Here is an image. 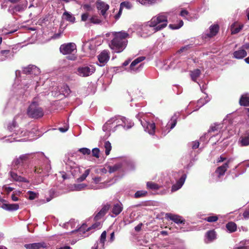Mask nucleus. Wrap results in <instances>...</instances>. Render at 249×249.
Returning a JSON list of instances; mask_svg holds the SVG:
<instances>
[{"label":"nucleus","instance_id":"17","mask_svg":"<svg viewBox=\"0 0 249 249\" xmlns=\"http://www.w3.org/2000/svg\"><path fill=\"white\" fill-rule=\"evenodd\" d=\"M26 249H52L49 244L42 242L24 245Z\"/></svg>","mask_w":249,"mask_h":249},{"label":"nucleus","instance_id":"33","mask_svg":"<svg viewBox=\"0 0 249 249\" xmlns=\"http://www.w3.org/2000/svg\"><path fill=\"white\" fill-rule=\"evenodd\" d=\"M123 205L121 203H118L114 204L112 208V213L116 216L120 214L123 210Z\"/></svg>","mask_w":249,"mask_h":249},{"label":"nucleus","instance_id":"3","mask_svg":"<svg viewBox=\"0 0 249 249\" xmlns=\"http://www.w3.org/2000/svg\"><path fill=\"white\" fill-rule=\"evenodd\" d=\"M168 14L166 13H160L153 17L147 22L144 27V30L151 28V34L161 30L167 26Z\"/></svg>","mask_w":249,"mask_h":249},{"label":"nucleus","instance_id":"6","mask_svg":"<svg viewBox=\"0 0 249 249\" xmlns=\"http://www.w3.org/2000/svg\"><path fill=\"white\" fill-rule=\"evenodd\" d=\"M16 120V118H14L13 121L8 124V129L10 132H13V133L10 135L11 138L6 139V141L12 142L13 141L20 142L27 140L26 138L22 139L21 138L28 136L29 133L24 130L23 129L19 128ZM9 137H10V136Z\"/></svg>","mask_w":249,"mask_h":249},{"label":"nucleus","instance_id":"13","mask_svg":"<svg viewBox=\"0 0 249 249\" xmlns=\"http://www.w3.org/2000/svg\"><path fill=\"white\" fill-rule=\"evenodd\" d=\"M60 52L63 54H69L76 52V46L74 43H68L60 46Z\"/></svg>","mask_w":249,"mask_h":249},{"label":"nucleus","instance_id":"45","mask_svg":"<svg viewBox=\"0 0 249 249\" xmlns=\"http://www.w3.org/2000/svg\"><path fill=\"white\" fill-rule=\"evenodd\" d=\"M160 1V0H138V1L141 4L144 5L153 4Z\"/></svg>","mask_w":249,"mask_h":249},{"label":"nucleus","instance_id":"12","mask_svg":"<svg viewBox=\"0 0 249 249\" xmlns=\"http://www.w3.org/2000/svg\"><path fill=\"white\" fill-rule=\"evenodd\" d=\"M95 71L92 65L83 66L77 69V74L82 77H87L91 75Z\"/></svg>","mask_w":249,"mask_h":249},{"label":"nucleus","instance_id":"4","mask_svg":"<svg viewBox=\"0 0 249 249\" xmlns=\"http://www.w3.org/2000/svg\"><path fill=\"white\" fill-rule=\"evenodd\" d=\"M224 124H216L212 126L207 133H205L200 138V141L204 142H208V139L212 138L213 136L223 137V139L228 138L229 136L232 135L234 133L233 131L231 130L229 128L222 129Z\"/></svg>","mask_w":249,"mask_h":249},{"label":"nucleus","instance_id":"23","mask_svg":"<svg viewBox=\"0 0 249 249\" xmlns=\"http://www.w3.org/2000/svg\"><path fill=\"white\" fill-rule=\"evenodd\" d=\"M109 53L107 51L104 50L98 55V59L100 63V66H104L109 59Z\"/></svg>","mask_w":249,"mask_h":249},{"label":"nucleus","instance_id":"11","mask_svg":"<svg viewBox=\"0 0 249 249\" xmlns=\"http://www.w3.org/2000/svg\"><path fill=\"white\" fill-rule=\"evenodd\" d=\"M114 118L117 127L122 126L124 129H128L133 125V123L131 121L127 120L124 117L116 116L114 117Z\"/></svg>","mask_w":249,"mask_h":249},{"label":"nucleus","instance_id":"49","mask_svg":"<svg viewBox=\"0 0 249 249\" xmlns=\"http://www.w3.org/2000/svg\"><path fill=\"white\" fill-rule=\"evenodd\" d=\"M92 179L93 180L94 183L95 184H99V185H95V186L100 187L101 185L102 187H100L99 189L105 187V185L104 184V183H100V182L102 180V179L100 177H95V178H93Z\"/></svg>","mask_w":249,"mask_h":249},{"label":"nucleus","instance_id":"35","mask_svg":"<svg viewBox=\"0 0 249 249\" xmlns=\"http://www.w3.org/2000/svg\"><path fill=\"white\" fill-rule=\"evenodd\" d=\"M243 25L238 23H233L231 27V32L232 34H236L239 33L242 29Z\"/></svg>","mask_w":249,"mask_h":249},{"label":"nucleus","instance_id":"38","mask_svg":"<svg viewBox=\"0 0 249 249\" xmlns=\"http://www.w3.org/2000/svg\"><path fill=\"white\" fill-rule=\"evenodd\" d=\"M82 43V49L84 51L86 52L89 50H91L93 49V46L90 41H86L85 39H83Z\"/></svg>","mask_w":249,"mask_h":249},{"label":"nucleus","instance_id":"21","mask_svg":"<svg viewBox=\"0 0 249 249\" xmlns=\"http://www.w3.org/2000/svg\"><path fill=\"white\" fill-rule=\"evenodd\" d=\"M117 128L114 118L112 117L103 125V130L104 131L113 132L116 130Z\"/></svg>","mask_w":249,"mask_h":249},{"label":"nucleus","instance_id":"39","mask_svg":"<svg viewBox=\"0 0 249 249\" xmlns=\"http://www.w3.org/2000/svg\"><path fill=\"white\" fill-rule=\"evenodd\" d=\"M226 227L230 232H234L236 231L237 229L236 224L233 222H230L228 223L226 225Z\"/></svg>","mask_w":249,"mask_h":249},{"label":"nucleus","instance_id":"16","mask_svg":"<svg viewBox=\"0 0 249 249\" xmlns=\"http://www.w3.org/2000/svg\"><path fill=\"white\" fill-rule=\"evenodd\" d=\"M64 161L71 169V172L73 176H76L80 172L79 167L77 166L76 163L69 156L65 157Z\"/></svg>","mask_w":249,"mask_h":249},{"label":"nucleus","instance_id":"61","mask_svg":"<svg viewBox=\"0 0 249 249\" xmlns=\"http://www.w3.org/2000/svg\"><path fill=\"white\" fill-rule=\"evenodd\" d=\"M28 194L29 195V199L33 200L36 197V194L32 191H28Z\"/></svg>","mask_w":249,"mask_h":249},{"label":"nucleus","instance_id":"25","mask_svg":"<svg viewBox=\"0 0 249 249\" xmlns=\"http://www.w3.org/2000/svg\"><path fill=\"white\" fill-rule=\"evenodd\" d=\"M231 161V160L229 159L222 165L217 167L215 173L217 175L218 178H220L221 176H223L225 174V172L229 167V164Z\"/></svg>","mask_w":249,"mask_h":249},{"label":"nucleus","instance_id":"8","mask_svg":"<svg viewBox=\"0 0 249 249\" xmlns=\"http://www.w3.org/2000/svg\"><path fill=\"white\" fill-rule=\"evenodd\" d=\"M14 55L13 48L11 46L2 44L1 42L0 44V61L11 59Z\"/></svg>","mask_w":249,"mask_h":249},{"label":"nucleus","instance_id":"60","mask_svg":"<svg viewBox=\"0 0 249 249\" xmlns=\"http://www.w3.org/2000/svg\"><path fill=\"white\" fill-rule=\"evenodd\" d=\"M92 156L96 158H99L100 150L98 148H94L92 150Z\"/></svg>","mask_w":249,"mask_h":249},{"label":"nucleus","instance_id":"7","mask_svg":"<svg viewBox=\"0 0 249 249\" xmlns=\"http://www.w3.org/2000/svg\"><path fill=\"white\" fill-rule=\"evenodd\" d=\"M27 112L29 117L34 119L41 118L44 115V111L42 108L35 101L33 102L29 106Z\"/></svg>","mask_w":249,"mask_h":249},{"label":"nucleus","instance_id":"53","mask_svg":"<svg viewBox=\"0 0 249 249\" xmlns=\"http://www.w3.org/2000/svg\"><path fill=\"white\" fill-rule=\"evenodd\" d=\"M2 190L4 193L9 194L10 192L14 191V188L5 185L3 186Z\"/></svg>","mask_w":249,"mask_h":249},{"label":"nucleus","instance_id":"42","mask_svg":"<svg viewBox=\"0 0 249 249\" xmlns=\"http://www.w3.org/2000/svg\"><path fill=\"white\" fill-rule=\"evenodd\" d=\"M146 186L147 188L154 191L157 190L160 188V186L158 184L151 181L147 182Z\"/></svg>","mask_w":249,"mask_h":249},{"label":"nucleus","instance_id":"18","mask_svg":"<svg viewBox=\"0 0 249 249\" xmlns=\"http://www.w3.org/2000/svg\"><path fill=\"white\" fill-rule=\"evenodd\" d=\"M145 59V57L140 56L135 59L131 63L129 71L131 72H136L139 71L142 68V65L140 64L139 66H136L139 63Z\"/></svg>","mask_w":249,"mask_h":249},{"label":"nucleus","instance_id":"55","mask_svg":"<svg viewBox=\"0 0 249 249\" xmlns=\"http://www.w3.org/2000/svg\"><path fill=\"white\" fill-rule=\"evenodd\" d=\"M90 23L93 24H99L101 23V20L96 16H93L89 18Z\"/></svg>","mask_w":249,"mask_h":249},{"label":"nucleus","instance_id":"59","mask_svg":"<svg viewBox=\"0 0 249 249\" xmlns=\"http://www.w3.org/2000/svg\"><path fill=\"white\" fill-rule=\"evenodd\" d=\"M106 235L107 233L106 231H103L101 235L100 242L102 244V246H104V244L106 239Z\"/></svg>","mask_w":249,"mask_h":249},{"label":"nucleus","instance_id":"27","mask_svg":"<svg viewBox=\"0 0 249 249\" xmlns=\"http://www.w3.org/2000/svg\"><path fill=\"white\" fill-rule=\"evenodd\" d=\"M97 8L101 11V14L106 18L107 16L106 12L109 9V5L104 2L98 1L97 2Z\"/></svg>","mask_w":249,"mask_h":249},{"label":"nucleus","instance_id":"34","mask_svg":"<svg viewBox=\"0 0 249 249\" xmlns=\"http://www.w3.org/2000/svg\"><path fill=\"white\" fill-rule=\"evenodd\" d=\"M239 103L241 106H249V94L246 93L242 95L240 98Z\"/></svg>","mask_w":249,"mask_h":249},{"label":"nucleus","instance_id":"2","mask_svg":"<svg viewBox=\"0 0 249 249\" xmlns=\"http://www.w3.org/2000/svg\"><path fill=\"white\" fill-rule=\"evenodd\" d=\"M40 73L39 69L35 65H29L23 68L22 74H26V78L22 80L21 83L19 84L18 83L19 82L18 77L24 76H20L21 72L19 71H16V76L17 79L13 86V88L16 90L21 89V93L32 86H35V88L36 89L39 79L38 75Z\"/></svg>","mask_w":249,"mask_h":249},{"label":"nucleus","instance_id":"19","mask_svg":"<svg viewBox=\"0 0 249 249\" xmlns=\"http://www.w3.org/2000/svg\"><path fill=\"white\" fill-rule=\"evenodd\" d=\"M145 59V57L140 56L135 59L131 63L129 71L131 72H136L139 71L142 68V65L140 64L139 66H136L139 63Z\"/></svg>","mask_w":249,"mask_h":249},{"label":"nucleus","instance_id":"31","mask_svg":"<svg viewBox=\"0 0 249 249\" xmlns=\"http://www.w3.org/2000/svg\"><path fill=\"white\" fill-rule=\"evenodd\" d=\"M233 57L237 59H242L247 55V52L245 49L241 48L233 53Z\"/></svg>","mask_w":249,"mask_h":249},{"label":"nucleus","instance_id":"54","mask_svg":"<svg viewBox=\"0 0 249 249\" xmlns=\"http://www.w3.org/2000/svg\"><path fill=\"white\" fill-rule=\"evenodd\" d=\"M218 216L216 215L210 216L204 218V220L209 222H215L218 220Z\"/></svg>","mask_w":249,"mask_h":249},{"label":"nucleus","instance_id":"52","mask_svg":"<svg viewBox=\"0 0 249 249\" xmlns=\"http://www.w3.org/2000/svg\"><path fill=\"white\" fill-rule=\"evenodd\" d=\"M132 5L130 2H129L128 1L123 2L120 4V12L121 11L122 9L124 7H125L127 9H130L132 8Z\"/></svg>","mask_w":249,"mask_h":249},{"label":"nucleus","instance_id":"58","mask_svg":"<svg viewBox=\"0 0 249 249\" xmlns=\"http://www.w3.org/2000/svg\"><path fill=\"white\" fill-rule=\"evenodd\" d=\"M189 145L193 149H196L198 147L199 142L197 141H195L190 142Z\"/></svg>","mask_w":249,"mask_h":249},{"label":"nucleus","instance_id":"48","mask_svg":"<svg viewBox=\"0 0 249 249\" xmlns=\"http://www.w3.org/2000/svg\"><path fill=\"white\" fill-rule=\"evenodd\" d=\"M90 171V170L89 169L86 170L83 175L77 179V181L78 182L84 181L89 175Z\"/></svg>","mask_w":249,"mask_h":249},{"label":"nucleus","instance_id":"56","mask_svg":"<svg viewBox=\"0 0 249 249\" xmlns=\"http://www.w3.org/2000/svg\"><path fill=\"white\" fill-rule=\"evenodd\" d=\"M78 151L84 155H89L91 153V151L89 149L87 148H81L78 149Z\"/></svg>","mask_w":249,"mask_h":249},{"label":"nucleus","instance_id":"15","mask_svg":"<svg viewBox=\"0 0 249 249\" xmlns=\"http://www.w3.org/2000/svg\"><path fill=\"white\" fill-rule=\"evenodd\" d=\"M27 1L24 0L19 4L15 6H10L8 9L9 13L12 14H15L17 13H20L24 11L27 6Z\"/></svg>","mask_w":249,"mask_h":249},{"label":"nucleus","instance_id":"14","mask_svg":"<svg viewBox=\"0 0 249 249\" xmlns=\"http://www.w3.org/2000/svg\"><path fill=\"white\" fill-rule=\"evenodd\" d=\"M219 27L218 24H213L210 26L209 29L206 30L202 35L203 37L210 38L216 36L218 33Z\"/></svg>","mask_w":249,"mask_h":249},{"label":"nucleus","instance_id":"57","mask_svg":"<svg viewBox=\"0 0 249 249\" xmlns=\"http://www.w3.org/2000/svg\"><path fill=\"white\" fill-rule=\"evenodd\" d=\"M147 194V192L143 190L138 191L135 194V197L136 198H138L140 197L146 195Z\"/></svg>","mask_w":249,"mask_h":249},{"label":"nucleus","instance_id":"62","mask_svg":"<svg viewBox=\"0 0 249 249\" xmlns=\"http://www.w3.org/2000/svg\"><path fill=\"white\" fill-rule=\"evenodd\" d=\"M243 215L244 219H249V206L243 213Z\"/></svg>","mask_w":249,"mask_h":249},{"label":"nucleus","instance_id":"29","mask_svg":"<svg viewBox=\"0 0 249 249\" xmlns=\"http://www.w3.org/2000/svg\"><path fill=\"white\" fill-rule=\"evenodd\" d=\"M166 217L168 219L174 221L177 224H184L185 220L180 216L172 214V213H166Z\"/></svg>","mask_w":249,"mask_h":249},{"label":"nucleus","instance_id":"47","mask_svg":"<svg viewBox=\"0 0 249 249\" xmlns=\"http://www.w3.org/2000/svg\"><path fill=\"white\" fill-rule=\"evenodd\" d=\"M104 146L105 148V153L106 155H108L112 148L110 142L109 141H105L104 142Z\"/></svg>","mask_w":249,"mask_h":249},{"label":"nucleus","instance_id":"26","mask_svg":"<svg viewBox=\"0 0 249 249\" xmlns=\"http://www.w3.org/2000/svg\"><path fill=\"white\" fill-rule=\"evenodd\" d=\"M177 56L171 57L170 59L166 60L164 66L163 67V69L167 70L168 69H174L176 67V64L178 63L176 59Z\"/></svg>","mask_w":249,"mask_h":249},{"label":"nucleus","instance_id":"44","mask_svg":"<svg viewBox=\"0 0 249 249\" xmlns=\"http://www.w3.org/2000/svg\"><path fill=\"white\" fill-rule=\"evenodd\" d=\"M59 92L65 96H67L69 94L70 92V89L67 85H64L61 88V89H59Z\"/></svg>","mask_w":249,"mask_h":249},{"label":"nucleus","instance_id":"50","mask_svg":"<svg viewBox=\"0 0 249 249\" xmlns=\"http://www.w3.org/2000/svg\"><path fill=\"white\" fill-rule=\"evenodd\" d=\"M209 101V99H200L197 101V105L198 107L196 109H195L194 111H196L200 107L204 105L205 104H206L208 101Z\"/></svg>","mask_w":249,"mask_h":249},{"label":"nucleus","instance_id":"22","mask_svg":"<svg viewBox=\"0 0 249 249\" xmlns=\"http://www.w3.org/2000/svg\"><path fill=\"white\" fill-rule=\"evenodd\" d=\"M18 173H19L18 170H13V167H12L11 171L9 172V175L13 180L18 182L29 183L28 179L18 175Z\"/></svg>","mask_w":249,"mask_h":249},{"label":"nucleus","instance_id":"51","mask_svg":"<svg viewBox=\"0 0 249 249\" xmlns=\"http://www.w3.org/2000/svg\"><path fill=\"white\" fill-rule=\"evenodd\" d=\"M183 25V22L182 20H180L179 21V23L178 24H171L169 25V27H170V28L172 29H178L180 28H181Z\"/></svg>","mask_w":249,"mask_h":249},{"label":"nucleus","instance_id":"40","mask_svg":"<svg viewBox=\"0 0 249 249\" xmlns=\"http://www.w3.org/2000/svg\"><path fill=\"white\" fill-rule=\"evenodd\" d=\"M207 240L209 242H211L216 238L215 232L214 231H210L206 233Z\"/></svg>","mask_w":249,"mask_h":249},{"label":"nucleus","instance_id":"9","mask_svg":"<svg viewBox=\"0 0 249 249\" xmlns=\"http://www.w3.org/2000/svg\"><path fill=\"white\" fill-rule=\"evenodd\" d=\"M78 225L76 227V229L77 231H78L80 233H83V236L86 237L88 236L89 235V233H87L90 231V232H92L95 230L100 229L101 227V223L100 222H96L94 224H93L91 226L88 227L87 225L84 223L83 225L78 227Z\"/></svg>","mask_w":249,"mask_h":249},{"label":"nucleus","instance_id":"46","mask_svg":"<svg viewBox=\"0 0 249 249\" xmlns=\"http://www.w3.org/2000/svg\"><path fill=\"white\" fill-rule=\"evenodd\" d=\"M121 167L122 164L121 163L115 164L113 166H108L109 172L110 173H113L120 169Z\"/></svg>","mask_w":249,"mask_h":249},{"label":"nucleus","instance_id":"28","mask_svg":"<svg viewBox=\"0 0 249 249\" xmlns=\"http://www.w3.org/2000/svg\"><path fill=\"white\" fill-rule=\"evenodd\" d=\"M187 176L186 174H183L178 180L177 181L176 184H174L172 187V192H175L181 188L184 184Z\"/></svg>","mask_w":249,"mask_h":249},{"label":"nucleus","instance_id":"5","mask_svg":"<svg viewBox=\"0 0 249 249\" xmlns=\"http://www.w3.org/2000/svg\"><path fill=\"white\" fill-rule=\"evenodd\" d=\"M113 39L109 45L111 49L115 53L122 52L126 47L127 40L126 38L129 36V34L124 31L114 32L113 33Z\"/></svg>","mask_w":249,"mask_h":249},{"label":"nucleus","instance_id":"24","mask_svg":"<svg viewBox=\"0 0 249 249\" xmlns=\"http://www.w3.org/2000/svg\"><path fill=\"white\" fill-rule=\"evenodd\" d=\"M176 124L177 117L173 116L166 125L165 128L164 129L162 128V133L165 135L176 126Z\"/></svg>","mask_w":249,"mask_h":249},{"label":"nucleus","instance_id":"20","mask_svg":"<svg viewBox=\"0 0 249 249\" xmlns=\"http://www.w3.org/2000/svg\"><path fill=\"white\" fill-rule=\"evenodd\" d=\"M100 187H97L95 186H93V185L90 184L89 185H87L85 183H80V184H74L71 187V190L73 191H80L84 190L86 189H98Z\"/></svg>","mask_w":249,"mask_h":249},{"label":"nucleus","instance_id":"37","mask_svg":"<svg viewBox=\"0 0 249 249\" xmlns=\"http://www.w3.org/2000/svg\"><path fill=\"white\" fill-rule=\"evenodd\" d=\"M238 142L241 146H247L249 145V135L241 137L239 140Z\"/></svg>","mask_w":249,"mask_h":249},{"label":"nucleus","instance_id":"10","mask_svg":"<svg viewBox=\"0 0 249 249\" xmlns=\"http://www.w3.org/2000/svg\"><path fill=\"white\" fill-rule=\"evenodd\" d=\"M142 115H143L142 113H139L136 115V117L141 122V123L143 126L144 130L147 132L150 135H153L155 132V124L154 123L149 122L143 119V121L141 120V118Z\"/></svg>","mask_w":249,"mask_h":249},{"label":"nucleus","instance_id":"43","mask_svg":"<svg viewBox=\"0 0 249 249\" xmlns=\"http://www.w3.org/2000/svg\"><path fill=\"white\" fill-rule=\"evenodd\" d=\"M76 224V222L74 220H71L69 222L63 224V227L65 228H66L67 229H69V228L72 229H74L75 227V225Z\"/></svg>","mask_w":249,"mask_h":249},{"label":"nucleus","instance_id":"36","mask_svg":"<svg viewBox=\"0 0 249 249\" xmlns=\"http://www.w3.org/2000/svg\"><path fill=\"white\" fill-rule=\"evenodd\" d=\"M62 17L64 19L68 21L71 23H74L75 20V18L73 15L69 12L65 11L63 14Z\"/></svg>","mask_w":249,"mask_h":249},{"label":"nucleus","instance_id":"32","mask_svg":"<svg viewBox=\"0 0 249 249\" xmlns=\"http://www.w3.org/2000/svg\"><path fill=\"white\" fill-rule=\"evenodd\" d=\"M109 209V205H105L104 206L102 209L99 212L95 215L94 218L96 220H98L100 219L101 217H102L105 214L107 213L108 210Z\"/></svg>","mask_w":249,"mask_h":249},{"label":"nucleus","instance_id":"64","mask_svg":"<svg viewBox=\"0 0 249 249\" xmlns=\"http://www.w3.org/2000/svg\"><path fill=\"white\" fill-rule=\"evenodd\" d=\"M249 243V240H247L245 241V246H240L236 248L235 249H248L247 245Z\"/></svg>","mask_w":249,"mask_h":249},{"label":"nucleus","instance_id":"1","mask_svg":"<svg viewBox=\"0 0 249 249\" xmlns=\"http://www.w3.org/2000/svg\"><path fill=\"white\" fill-rule=\"evenodd\" d=\"M31 158H34L38 161V167H35V172L42 174V177L48 176L51 169L50 161L41 152L25 154L15 158L12 163L13 170H18L19 173L23 174L24 163Z\"/></svg>","mask_w":249,"mask_h":249},{"label":"nucleus","instance_id":"30","mask_svg":"<svg viewBox=\"0 0 249 249\" xmlns=\"http://www.w3.org/2000/svg\"><path fill=\"white\" fill-rule=\"evenodd\" d=\"M180 15L188 20H193L198 18V15H195L192 16L186 10H182L180 12Z\"/></svg>","mask_w":249,"mask_h":249},{"label":"nucleus","instance_id":"63","mask_svg":"<svg viewBox=\"0 0 249 249\" xmlns=\"http://www.w3.org/2000/svg\"><path fill=\"white\" fill-rule=\"evenodd\" d=\"M89 14L88 13H84L82 15H81V20L82 21H86L88 20V19L89 18Z\"/></svg>","mask_w":249,"mask_h":249},{"label":"nucleus","instance_id":"41","mask_svg":"<svg viewBox=\"0 0 249 249\" xmlns=\"http://www.w3.org/2000/svg\"><path fill=\"white\" fill-rule=\"evenodd\" d=\"M200 74V71L199 69H196L191 72V77L192 79L195 81H196L197 78Z\"/></svg>","mask_w":249,"mask_h":249}]
</instances>
